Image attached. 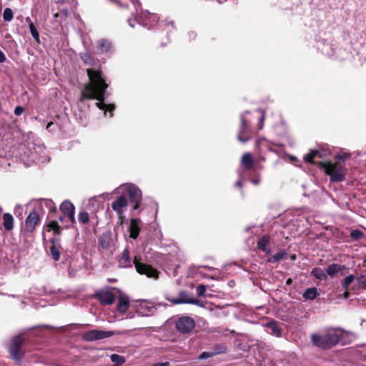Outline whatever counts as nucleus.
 Here are the masks:
<instances>
[{
	"instance_id": "f257e3e1",
	"label": "nucleus",
	"mask_w": 366,
	"mask_h": 366,
	"mask_svg": "<svg viewBox=\"0 0 366 366\" xmlns=\"http://www.w3.org/2000/svg\"><path fill=\"white\" fill-rule=\"evenodd\" d=\"M87 74L89 78V82L85 86L81 93V100L83 99H96L99 101V102L96 103L98 108L112 112L114 109L113 104H105L103 103L104 92L108 85L104 82L101 73L92 69H88Z\"/></svg>"
},
{
	"instance_id": "f03ea898",
	"label": "nucleus",
	"mask_w": 366,
	"mask_h": 366,
	"mask_svg": "<svg viewBox=\"0 0 366 366\" xmlns=\"http://www.w3.org/2000/svg\"><path fill=\"white\" fill-rule=\"evenodd\" d=\"M320 165L325 169V173L330 177L332 182H342L345 179L343 167L340 162L332 163L320 162Z\"/></svg>"
},
{
	"instance_id": "7ed1b4c3",
	"label": "nucleus",
	"mask_w": 366,
	"mask_h": 366,
	"mask_svg": "<svg viewBox=\"0 0 366 366\" xmlns=\"http://www.w3.org/2000/svg\"><path fill=\"white\" fill-rule=\"evenodd\" d=\"M312 341L314 345L322 348H329L340 341L339 335L335 332H330L323 335H312Z\"/></svg>"
},
{
	"instance_id": "20e7f679",
	"label": "nucleus",
	"mask_w": 366,
	"mask_h": 366,
	"mask_svg": "<svg viewBox=\"0 0 366 366\" xmlns=\"http://www.w3.org/2000/svg\"><path fill=\"white\" fill-rule=\"evenodd\" d=\"M195 327L194 320L188 316L180 317L175 323L177 330L182 334L190 333Z\"/></svg>"
},
{
	"instance_id": "39448f33",
	"label": "nucleus",
	"mask_w": 366,
	"mask_h": 366,
	"mask_svg": "<svg viewBox=\"0 0 366 366\" xmlns=\"http://www.w3.org/2000/svg\"><path fill=\"white\" fill-rule=\"evenodd\" d=\"M164 303H158L154 305L153 303L142 300L137 306V313L140 316H151L157 310V306H166Z\"/></svg>"
},
{
	"instance_id": "423d86ee",
	"label": "nucleus",
	"mask_w": 366,
	"mask_h": 366,
	"mask_svg": "<svg viewBox=\"0 0 366 366\" xmlns=\"http://www.w3.org/2000/svg\"><path fill=\"white\" fill-rule=\"evenodd\" d=\"M24 342V339L20 336L17 335L11 340V346L9 347V353L11 357L15 360H20L24 355L21 350V345Z\"/></svg>"
},
{
	"instance_id": "0eeeda50",
	"label": "nucleus",
	"mask_w": 366,
	"mask_h": 366,
	"mask_svg": "<svg viewBox=\"0 0 366 366\" xmlns=\"http://www.w3.org/2000/svg\"><path fill=\"white\" fill-rule=\"evenodd\" d=\"M114 333L113 331L92 330L84 333L82 339L85 341L92 342L112 337Z\"/></svg>"
},
{
	"instance_id": "6e6552de",
	"label": "nucleus",
	"mask_w": 366,
	"mask_h": 366,
	"mask_svg": "<svg viewBox=\"0 0 366 366\" xmlns=\"http://www.w3.org/2000/svg\"><path fill=\"white\" fill-rule=\"evenodd\" d=\"M123 187H124V185H122L120 187V188ZM125 187L131 202L134 203L133 209H137L139 208V204L142 197L141 191L134 184H126Z\"/></svg>"
},
{
	"instance_id": "1a4fd4ad",
	"label": "nucleus",
	"mask_w": 366,
	"mask_h": 366,
	"mask_svg": "<svg viewBox=\"0 0 366 366\" xmlns=\"http://www.w3.org/2000/svg\"><path fill=\"white\" fill-rule=\"evenodd\" d=\"M134 265L137 271L142 274H145L148 277H157V271L150 265L139 262L137 259H134Z\"/></svg>"
},
{
	"instance_id": "9d476101",
	"label": "nucleus",
	"mask_w": 366,
	"mask_h": 366,
	"mask_svg": "<svg viewBox=\"0 0 366 366\" xmlns=\"http://www.w3.org/2000/svg\"><path fill=\"white\" fill-rule=\"evenodd\" d=\"M61 211L64 213V217L68 218L71 224L75 223L74 210L75 207L69 201H64L60 206Z\"/></svg>"
},
{
	"instance_id": "9b49d317",
	"label": "nucleus",
	"mask_w": 366,
	"mask_h": 366,
	"mask_svg": "<svg viewBox=\"0 0 366 366\" xmlns=\"http://www.w3.org/2000/svg\"><path fill=\"white\" fill-rule=\"evenodd\" d=\"M97 295L103 305H112L115 300L114 295L109 290L101 291L98 292Z\"/></svg>"
},
{
	"instance_id": "f8f14e48",
	"label": "nucleus",
	"mask_w": 366,
	"mask_h": 366,
	"mask_svg": "<svg viewBox=\"0 0 366 366\" xmlns=\"http://www.w3.org/2000/svg\"><path fill=\"white\" fill-rule=\"evenodd\" d=\"M39 215L36 212H31L26 219V229L29 232H32L35 226L39 223Z\"/></svg>"
},
{
	"instance_id": "ddd939ff",
	"label": "nucleus",
	"mask_w": 366,
	"mask_h": 366,
	"mask_svg": "<svg viewBox=\"0 0 366 366\" xmlns=\"http://www.w3.org/2000/svg\"><path fill=\"white\" fill-rule=\"evenodd\" d=\"M346 267L345 265H340L338 264H332L328 266L326 269L327 274L333 277L336 276L337 274H340L341 275L345 274V272L346 270Z\"/></svg>"
},
{
	"instance_id": "4468645a",
	"label": "nucleus",
	"mask_w": 366,
	"mask_h": 366,
	"mask_svg": "<svg viewBox=\"0 0 366 366\" xmlns=\"http://www.w3.org/2000/svg\"><path fill=\"white\" fill-rule=\"evenodd\" d=\"M128 204L127 199L125 196H120L117 200L112 202V209L117 212L118 214H122V208L127 207Z\"/></svg>"
},
{
	"instance_id": "2eb2a0df",
	"label": "nucleus",
	"mask_w": 366,
	"mask_h": 366,
	"mask_svg": "<svg viewBox=\"0 0 366 366\" xmlns=\"http://www.w3.org/2000/svg\"><path fill=\"white\" fill-rule=\"evenodd\" d=\"M129 306V300L127 295L120 293L118 299L117 310L122 313L127 311Z\"/></svg>"
},
{
	"instance_id": "dca6fc26",
	"label": "nucleus",
	"mask_w": 366,
	"mask_h": 366,
	"mask_svg": "<svg viewBox=\"0 0 366 366\" xmlns=\"http://www.w3.org/2000/svg\"><path fill=\"white\" fill-rule=\"evenodd\" d=\"M190 298L187 292L182 291L179 293V297L178 298H168L167 300L172 302L174 305H179V304H189Z\"/></svg>"
},
{
	"instance_id": "f3484780",
	"label": "nucleus",
	"mask_w": 366,
	"mask_h": 366,
	"mask_svg": "<svg viewBox=\"0 0 366 366\" xmlns=\"http://www.w3.org/2000/svg\"><path fill=\"white\" fill-rule=\"evenodd\" d=\"M249 129V125L247 123L246 120L244 119L243 115L241 116V126L240 130L237 136V139L240 142L245 143L249 138H244L243 134L247 132Z\"/></svg>"
},
{
	"instance_id": "a211bd4d",
	"label": "nucleus",
	"mask_w": 366,
	"mask_h": 366,
	"mask_svg": "<svg viewBox=\"0 0 366 366\" xmlns=\"http://www.w3.org/2000/svg\"><path fill=\"white\" fill-rule=\"evenodd\" d=\"M259 249L267 253L270 252L269 237L267 235L263 236L257 242Z\"/></svg>"
},
{
	"instance_id": "6ab92c4d",
	"label": "nucleus",
	"mask_w": 366,
	"mask_h": 366,
	"mask_svg": "<svg viewBox=\"0 0 366 366\" xmlns=\"http://www.w3.org/2000/svg\"><path fill=\"white\" fill-rule=\"evenodd\" d=\"M129 230L130 237L136 239L138 237L140 229L137 219L133 218L131 219Z\"/></svg>"
},
{
	"instance_id": "aec40b11",
	"label": "nucleus",
	"mask_w": 366,
	"mask_h": 366,
	"mask_svg": "<svg viewBox=\"0 0 366 366\" xmlns=\"http://www.w3.org/2000/svg\"><path fill=\"white\" fill-rule=\"evenodd\" d=\"M242 164L247 169H249L252 167L254 159L250 153H245L242 155L241 159Z\"/></svg>"
},
{
	"instance_id": "412c9836",
	"label": "nucleus",
	"mask_w": 366,
	"mask_h": 366,
	"mask_svg": "<svg viewBox=\"0 0 366 366\" xmlns=\"http://www.w3.org/2000/svg\"><path fill=\"white\" fill-rule=\"evenodd\" d=\"M3 225L6 230L10 231L14 227V218L9 213H5L3 215Z\"/></svg>"
},
{
	"instance_id": "4be33fe9",
	"label": "nucleus",
	"mask_w": 366,
	"mask_h": 366,
	"mask_svg": "<svg viewBox=\"0 0 366 366\" xmlns=\"http://www.w3.org/2000/svg\"><path fill=\"white\" fill-rule=\"evenodd\" d=\"M317 296V290L315 287H310L305 290L303 294L304 298L310 300H313Z\"/></svg>"
},
{
	"instance_id": "5701e85b",
	"label": "nucleus",
	"mask_w": 366,
	"mask_h": 366,
	"mask_svg": "<svg viewBox=\"0 0 366 366\" xmlns=\"http://www.w3.org/2000/svg\"><path fill=\"white\" fill-rule=\"evenodd\" d=\"M111 47V43L106 39H101L97 42V48L102 52L107 51Z\"/></svg>"
},
{
	"instance_id": "b1692460",
	"label": "nucleus",
	"mask_w": 366,
	"mask_h": 366,
	"mask_svg": "<svg viewBox=\"0 0 366 366\" xmlns=\"http://www.w3.org/2000/svg\"><path fill=\"white\" fill-rule=\"evenodd\" d=\"M111 360L114 363L115 366H119L123 365L126 360L123 356L117 354H113L111 355Z\"/></svg>"
},
{
	"instance_id": "393cba45",
	"label": "nucleus",
	"mask_w": 366,
	"mask_h": 366,
	"mask_svg": "<svg viewBox=\"0 0 366 366\" xmlns=\"http://www.w3.org/2000/svg\"><path fill=\"white\" fill-rule=\"evenodd\" d=\"M267 327L271 330V334L276 337H280L281 335V330L275 322H269L267 325Z\"/></svg>"
},
{
	"instance_id": "a878e982",
	"label": "nucleus",
	"mask_w": 366,
	"mask_h": 366,
	"mask_svg": "<svg viewBox=\"0 0 366 366\" xmlns=\"http://www.w3.org/2000/svg\"><path fill=\"white\" fill-rule=\"evenodd\" d=\"M312 273L315 277H317L319 280H323L327 279L326 273L320 268H315L312 270Z\"/></svg>"
},
{
	"instance_id": "bb28decb",
	"label": "nucleus",
	"mask_w": 366,
	"mask_h": 366,
	"mask_svg": "<svg viewBox=\"0 0 366 366\" xmlns=\"http://www.w3.org/2000/svg\"><path fill=\"white\" fill-rule=\"evenodd\" d=\"M50 252L52 258L55 261H58L60 258V252L59 249L54 245L52 244L50 247Z\"/></svg>"
},
{
	"instance_id": "cd10ccee",
	"label": "nucleus",
	"mask_w": 366,
	"mask_h": 366,
	"mask_svg": "<svg viewBox=\"0 0 366 366\" xmlns=\"http://www.w3.org/2000/svg\"><path fill=\"white\" fill-rule=\"evenodd\" d=\"M78 219L82 224H87L89 221V216L88 212L84 211L80 212L78 215Z\"/></svg>"
},
{
	"instance_id": "c85d7f7f",
	"label": "nucleus",
	"mask_w": 366,
	"mask_h": 366,
	"mask_svg": "<svg viewBox=\"0 0 366 366\" xmlns=\"http://www.w3.org/2000/svg\"><path fill=\"white\" fill-rule=\"evenodd\" d=\"M284 256H285V252H279L276 253L275 254H274L273 256H272L268 259V262H273V263L279 262L280 260L283 259Z\"/></svg>"
},
{
	"instance_id": "c756f323",
	"label": "nucleus",
	"mask_w": 366,
	"mask_h": 366,
	"mask_svg": "<svg viewBox=\"0 0 366 366\" xmlns=\"http://www.w3.org/2000/svg\"><path fill=\"white\" fill-rule=\"evenodd\" d=\"M3 18L6 21H11L13 19V11L11 9L6 8L4 11Z\"/></svg>"
},
{
	"instance_id": "7c9ffc66",
	"label": "nucleus",
	"mask_w": 366,
	"mask_h": 366,
	"mask_svg": "<svg viewBox=\"0 0 366 366\" xmlns=\"http://www.w3.org/2000/svg\"><path fill=\"white\" fill-rule=\"evenodd\" d=\"M354 280H355L354 275L351 274V275L347 276L342 282V287L344 288L347 289L348 287V286L354 281Z\"/></svg>"
},
{
	"instance_id": "2f4dec72",
	"label": "nucleus",
	"mask_w": 366,
	"mask_h": 366,
	"mask_svg": "<svg viewBox=\"0 0 366 366\" xmlns=\"http://www.w3.org/2000/svg\"><path fill=\"white\" fill-rule=\"evenodd\" d=\"M31 36L36 41V42L39 43V35L37 29H36L34 24H31V27H29Z\"/></svg>"
},
{
	"instance_id": "473e14b6",
	"label": "nucleus",
	"mask_w": 366,
	"mask_h": 366,
	"mask_svg": "<svg viewBox=\"0 0 366 366\" xmlns=\"http://www.w3.org/2000/svg\"><path fill=\"white\" fill-rule=\"evenodd\" d=\"M48 227L51 229L55 231V232L58 234L61 232V227H59L58 222L56 221H52L51 222Z\"/></svg>"
},
{
	"instance_id": "72a5a7b5",
	"label": "nucleus",
	"mask_w": 366,
	"mask_h": 366,
	"mask_svg": "<svg viewBox=\"0 0 366 366\" xmlns=\"http://www.w3.org/2000/svg\"><path fill=\"white\" fill-rule=\"evenodd\" d=\"M319 154L318 151H312L304 157V159L310 163H313L312 159Z\"/></svg>"
},
{
	"instance_id": "f704fd0d",
	"label": "nucleus",
	"mask_w": 366,
	"mask_h": 366,
	"mask_svg": "<svg viewBox=\"0 0 366 366\" xmlns=\"http://www.w3.org/2000/svg\"><path fill=\"white\" fill-rule=\"evenodd\" d=\"M219 352H203L199 356V359L200 360H204L209 357H213L214 355L218 354Z\"/></svg>"
},
{
	"instance_id": "c9c22d12",
	"label": "nucleus",
	"mask_w": 366,
	"mask_h": 366,
	"mask_svg": "<svg viewBox=\"0 0 366 366\" xmlns=\"http://www.w3.org/2000/svg\"><path fill=\"white\" fill-rule=\"evenodd\" d=\"M357 283H358L359 287L365 289L366 288V276L361 275L360 277H358Z\"/></svg>"
},
{
	"instance_id": "e433bc0d",
	"label": "nucleus",
	"mask_w": 366,
	"mask_h": 366,
	"mask_svg": "<svg viewBox=\"0 0 366 366\" xmlns=\"http://www.w3.org/2000/svg\"><path fill=\"white\" fill-rule=\"evenodd\" d=\"M206 291V286L204 285H200L197 287V295L198 297L204 296V294Z\"/></svg>"
},
{
	"instance_id": "4c0bfd02",
	"label": "nucleus",
	"mask_w": 366,
	"mask_h": 366,
	"mask_svg": "<svg viewBox=\"0 0 366 366\" xmlns=\"http://www.w3.org/2000/svg\"><path fill=\"white\" fill-rule=\"evenodd\" d=\"M362 232L360 230L355 229L351 232V237L353 239H358L362 236Z\"/></svg>"
},
{
	"instance_id": "58836bf2",
	"label": "nucleus",
	"mask_w": 366,
	"mask_h": 366,
	"mask_svg": "<svg viewBox=\"0 0 366 366\" xmlns=\"http://www.w3.org/2000/svg\"><path fill=\"white\" fill-rule=\"evenodd\" d=\"M122 259L125 261V263L129 261V252L127 249H124L122 253Z\"/></svg>"
},
{
	"instance_id": "ea45409f",
	"label": "nucleus",
	"mask_w": 366,
	"mask_h": 366,
	"mask_svg": "<svg viewBox=\"0 0 366 366\" xmlns=\"http://www.w3.org/2000/svg\"><path fill=\"white\" fill-rule=\"evenodd\" d=\"M24 109L22 107L18 106L14 109V114L19 116L24 112Z\"/></svg>"
},
{
	"instance_id": "a19ab883",
	"label": "nucleus",
	"mask_w": 366,
	"mask_h": 366,
	"mask_svg": "<svg viewBox=\"0 0 366 366\" xmlns=\"http://www.w3.org/2000/svg\"><path fill=\"white\" fill-rule=\"evenodd\" d=\"M189 304L196 305H198L200 307L203 306L200 300H199L197 299H194V298L191 299Z\"/></svg>"
},
{
	"instance_id": "79ce46f5",
	"label": "nucleus",
	"mask_w": 366,
	"mask_h": 366,
	"mask_svg": "<svg viewBox=\"0 0 366 366\" xmlns=\"http://www.w3.org/2000/svg\"><path fill=\"white\" fill-rule=\"evenodd\" d=\"M261 112H262V117H261L260 122H259V129H262L263 127V121H264V112L261 111Z\"/></svg>"
},
{
	"instance_id": "37998d69",
	"label": "nucleus",
	"mask_w": 366,
	"mask_h": 366,
	"mask_svg": "<svg viewBox=\"0 0 366 366\" xmlns=\"http://www.w3.org/2000/svg\"><path fill=\"white\" fill-rule=\"evenodd\" d=\"M6 60V56L4 54L0 51V62H4Z\"/></svg>"
},
{
	"instance_id": "c03bdc74",
	"label": "nucleus",
	"mask_w": 366,
	"mask_h": 366,
	"mask_svg": "<svg viewBox=\"0 0 366 366\" xmlns=\"http://www.w3.org/2000/svg\"><path fill=\"white\" fill-rule=\"evenodd\" d=\"M101 245L103 248H107L109 247V244L105 242L103 239H101Z\"/></svg>"
},
{
	"instance_id": "a18cd8bd",
	"label": "nucleus",
	"mask_w": 366,
	"mask_h": 366,
	"mask_svg": "<svg viewBox=\"0 0 366 366\" xmlns=\"http://www.w3.org/2000/svg\"><path fill=\"white\" fill-rule=\"evenodd\" d=\"M152 366H169V362H163V363H157Z\"/></svg>"
},
{
	"instance_id": "49530a36",
	"label": "nucleus",
	"mask_w": 366,
	"mask_h": 366,
	"mask_svg": "<svg viewBox=\"0 0 366 366\" xmlns=\"http://www.w3.org/2000/svg\"><path fill=\"white\" fill-rule=\"evenodd\" d=\"M26 21L29 24V27H31V24H34L30 17H26Z\"/></svg>"
},
{
	"instance_id": "de8ad7c7",
	"label": "nucleus",
	"mask_w": 366,
	"mask_h": 366,
	"mask_svg": "<svg viewBox=\"0 0 366 366\" xmlns=\"http://www.w3.org/2000/svg\"><path fill=\"white\" fill-rule=\"evenodd\" d=\"M128 21L132 27L134 26V22L136 21V20H129Z\"/></svg>"
},
{
	"instance_id": "09e8293b",
	"label": "nucleus",
	"mask_w": 366,
	"mask_h": 366,
	"mask_svg": "<svg viewBox=\"0 0 366 366\" xmlns=\"http://www.w3.org/2000/svg\"><path fill=\"white\" fill-rule=\"evenodd\" d=\"M337 158L340 161H342V162H343V161L345 160V156H340V155H339V156H337Z\"/></svg>"
},
{
	"instance_id": "8fccbe9b",
	"label": "nucleus",
	"mask_w": 366,
	"mask_h": 366,
	"mask_svg": "<svg viewBox=\"0 0 366 366\" xmlns=\"http://www.w3.org/2000/svg\"><path fill=\"white\" fill-rule=\"evenodd\" d=\"M53 124L52 122H49L48 124H47V127H46V129H49V128H51V126Z\"/></svg>"
},
{
	"instance_id": "3c124183",
	"label": "nucleus",
	"mask_w": 366,
	"mask_h": 366,
	"mask_svg": "<svg viewBox=\"0 0 366 366\" xmlns=\"http://www.w3.org/2000/svg\"><path fill=\"white\" fill-rule=\"evenodd\" d=\"M348 296H349V292H345L344 293V297H345V298H347V297H348Z\"/></svg>"
},
{
	"instance_id": "603ef678",
	"label": "nucleus",
	"mask_w": 366,
	"mask_h": 366,
	"mask_svg": "<svg viewBox=\"0 0 366 366\" xmlns=\"http://www.w3.org/2000/svg\"><path fill=\"white\" fill-rule=\"evenodd\" d=\"M252 182L255 184H257L259 183V180H252Z\"/></svg>"
},
{
	"instance_id": "864d4df0",
	"label": "nucleus",
	"mask_w": 366,
	"mask_h": 366,
	"mask_svg": "<svg viewBox=\"0 0 366 366\" xmlns=\"http://www.w3.org/2000/svg\"><path fill=\"white\" fill-rule=\"evenodd\" d=\"M236 184H237V186H238V187H242V184H241V182H237L236 183Z\"/></svg>"
},
{
	"instance_id": "5fc2aeb1",
	"label": "nucleus",
	"mask_w": 366,
	"mask_h": 366,
	"mask_svg": "<svg viewBox=\"0 0 366 366\" xmlns=\"http://www.w3.org/2000/svg\"><path fill=\"white\" fill-rule=\"evenodd\" d=\"M290 282H291V280L289 279V280H287V283L289 284V283H290Z\"/></svg>"
},
{
	"instance_id": "6e6d98bb",
	"label": "nucleus",
	"mask_w": 366,
	"mask_h": 366,
	"mask_svg": "<svg viewBox=\"0 0 366 366\" xmlns=\"http://www.w3.org/2000/svg\"><path fill=\"white\" fill-rule=\"evenodd\" d=\"M63 219H64V217H60V220H61V221H63Z\"/></svg>"
},
{
	"instance_id": "4d7b16f0",
	"label": "nucleus",
	"mask_w": 366,
	"mask_h": 366,
	"mask_svg": "<svg viewBox=\"0 0 366 366\" xmlns=\"http://www.w3.org/2000/svg\"><path fill=\"white\" fill-rule=\"evenodd\" d=\"M54 16H55V17H57V16H58V14H56L54 15Z\"/></svg>"
},
{
	"instance_id": "13d9d810",
	"label": "nucleus",
	"mask_w": 366,
	"mask_h": 366,
	"mask_svg": "<svg viewBox=\"0 0 366 366\" xmlns=\"http://www.w3.org/2000/svg\"><path fill=\"white\" fill-rule=\"evenodd\" d=\"M292 259H295V255H293V256L292 257Z\"/></svg>"
}]
</instances>
